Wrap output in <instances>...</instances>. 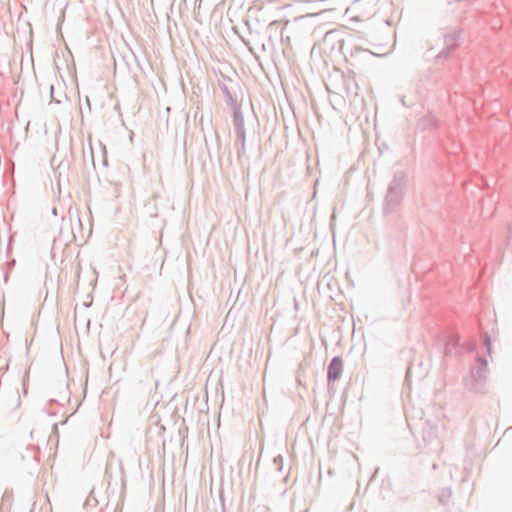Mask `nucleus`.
I'll return each mask as SVG.
<instances>
[{
  "label": "nucleus",
  "instance_id": "1",
  "mask_svg": "<svg viewBox=\"0 0 512 512\" xmlns=\"http://www.w3.org/2000/svg\"><path fill=\"white\" fill-rule=\"evenodd\" d=\"M342 370V360L338 357L333 358L328 367V379L332 381L337 380L340 377Z\"/></svg>",
  "mask_w": 512,
  "mask_h": 512
}]
</instances>
